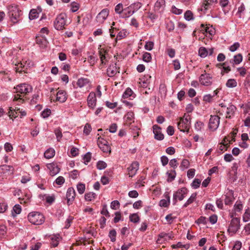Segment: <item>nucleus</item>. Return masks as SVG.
I'll list each match as a JSON object with an SVG mask.
<instances>
[{"label": "nucleus", "mask_w": 250, "mask_h": 250, "mask_svg": "<svg viewBox=\"0 0 250 250\" xmlns=\"http://www.w3.org/2000/svg\"><path fill=\"white\" fill-rule=\"evenodd\" d=\"M17 93L14 98V101H19L20 103H23L24 100L23 97L29 92H31L32 87L26 83H22L18 85L14 88Z\"/></svg>", "instance_id": "nucleus-1"}, {"label": "nucleus", "mask_w": 250, "mask_h": 250, "mask_svg": "<svg viewBox=\"0 0 250 250\" xmlns=\"http://www.w3.org/2000/svg\"><path fill=\"white\" fill-rule=\"evenodd\" d=\"M8 14L11 21L14 23H17L20 21L21 11L17 5H11L9 8Z\"/></svg>", "instance_id": "nucleus-2"}, {"label": "nucleus", "mask_w": 250, "mask_h": 250, "mask_svg": "<svg viewBox=\"0 0 250 250\" xmlns=\"http://www.w3.org/2000/svg\"><path fill=\"white\" fill-rule=\"evenodd\" d=\"M29 221L35 225H39L42 224L44 221L43 215L38 212H30L28 215Z\"/></svg>", "instance_id": "nucleus-3"}, {"label": "nucleus", "mask_w": 250, "mask_h": 250, "mask_svg": "<svg viewBox=\"0 0 250 250\" xmlns=\"http://www.w3.org/2000/svg\"><path fill=\"white\" fill-rule=\"evenodd\" d=\"M190 117L189 115H184L183 117L180 118L179 121L177 123L178 129L183 132H188L190 127Z\"/></svg>", "instance_id": "nucleus-4"}, {"label": "nucleus", "mask_w": 250, "mask_h": 250, "mask_svg": "<svg viewBox=\"0 0 250 250\" xmlns=\"http://www.w3.org/2000/svg\"><path fill=\"white\" fill-rule=\"evenodd\" d=\"M66 15L63 13H61L57 16L54 23V27L57 30H61L65 28L66 25Z\"/></svg>", "instance_id": "nucleus-5"}, {"label": "nucleus", "mask_w": 250, "mask_h": 250, "mask_svg": "<svg viewBox=\"0 0 250 250\" xmlns=\"http://www.w3.org/2000/svg\"><path fill=\"white\" fill-rule=\"evenodd\" d=\"M15 65L16 66L15 68L17 72L27 73L28 68L30 67V62L22 60V61L15 62Z\"/></svg>", "instance_id": "nucleus-6"}, {"label": "nucleus", "mask_w": 250, "mask_h": 250, "mask_svg": "<svg viewBox=\"0 0 250 250\" xmlns=\"http://www.w3.org/2000/svg\"><path fill=\"white\" fill-rule=\"evenodd\" d=\"M188 190L186 188H182L178 189L174 194L173 197V203L175 205L177 202V200L182 201L187 194Z\"/></svg>", "instance_id": "nucleus-7"}, {"label": "nucleus", "mask_w": 250, "mask_h": 250, "mask_svg": "<svg viewBox=\"0 0 250 250\" xmlns=\"http://www.w3.org/2000/svg\"><path fill=\"white\" fill-rule=\"evenodd\" d=\"M97 145L99 148L105 153H110L111 148L108 142L104 138L100 137L97 140Z\"/></svg>", "instance_id": "nucleus-8"}, {"label": "nucleus", "mask_w": 250, "mask_h": 250, "mask_svg": "<svg viewBox=\"0 0 250 250\" xmlns=\"http://www.w3.org/2000/svg\"><path fill=\"white\" fill-rule=\"evenodd\" d=\"M240 226V219L237 217L233 218L230 221L228 231L235 233L239 229Z\"/></svg>", "instance_id": "nucleus-9"}, {"label": "nucleus", "mask_w": 250, "mask_h": 250, "mask_svg": "<svg viewBox=\"0 0 250 250\" xmlns=\"http://www.w3.org/2000/svg\"><path fill=\"white\" fill-rule=\"evenodd\" d=\"M220 117L217 115H211L208 123V127L212 131L215 130L219 126Z\"/></svg>", "instance_id": "nucleus-10"}, {"label": "nucleus", "mask_w": 250, "mask_h": 250, "mask_svg": "<svg viewBox=\"0 0 250 250\" xmlns=\"http://www.w3.org/2000/svg\"><path fill=\"white\" fill-rule=\"evenodd\" d=\"M201 75L199 78V81L200 83L204 85H210L212 83V76L208 73H206Z\"/></svg>", "instance_id": "nucleus-11"}, {"label": "nucleus", "mask_w": 250, "mask_h": 250, "mask_svg": "<svg viewBox=\"0 0 250 250\" xmlns=\"http://www.w3.org/2000/svg\"><path fill=\"white\" fill-rule=\"evenodd\" d=\"M77 84L80 88H84L88 91L91 88V83L89 79L81 78L78 79Z\"/></svg>", "instance_id": "nucleus-12"}, {"label": "nucleus", "mask_w": 250, "mask_h": 250, "mask_svg": "<svg viewBox=\"0 0 250 250\" xmlns=\"http://www.w3.org/2000/svg\"><path fill=\"white\" fill-rule=\"evenodd\" d=\"M139 164L138 162H133L128 167V174L129 177H132L134 176L139 169Z\"/></svg>", "instance_id": "nucleus-13"}, {"label": "nucleus", "mask_w": 250, "mask_h": 250, "mask_svg": "<svg viewBox=\"0 0 250 250\" xmlns=\"http://www.w3.org/2000/svg\"><path fill=\"white\" fill-rule=\"evenodd\" d=\"M75 195L76 193L74 189L72 188H68L66 194L67 202L68 205L72 204V202L75 199Z\"/></svg>", "instance_id": "nucleus-14"}, {"label": "nucleus", "mask_w": 250, "mask_h": 250, "mask_svg": "<svg viewBox=\"0 0 250 250\" xmlns=\"http://www.w3.org/2000/svg\"><path fill=\"white\" fill-rule=\"evenodd\" d=\"M87 101L88 106L90 108H94L97 101L96 94L93 92H90L87 97Z\"/></svg>", "instance_id": "nucleus-15"}, {"label": "nucleus", "mask_w": 250, "mask_h": 250, "mask_svg": "<svg viewBox=\"0 0 250 250\" xmlns=\"http://www.w3.org/2000/svg\"><path fill=\"white\" fill-rule=\"evenodd\" d=\"M153 129L155 139L158 140H162L164 136L161 132V128L158 125H155L153 126Z\"/></svg>", "instance_id": "nucleus-16"}, {"label": "nucleus", "mask_w": 250, "mask_h": 250, "mask_svg": "<svg viewBox=\"0 0 250 250\" xmlns=\"http://www.w3.org/2000/svg\"><path fill=\"white\" fill-rule=\"evenodd\" d=\"M109 11L107 9H104L97 15L96 19L98 22L103 23L108 16Z\"/></svg>", "instance_id": "nucleus-17"}, {"label": "nucleus", "mask_w": 250, "mask_h": 250, "mask_svg": "<svg viewBox=\"0 0 250 250\" xmlns=\"http://www.w3.org/2000/svg\"><path fill=\"white\" fill-rule=\"evenodd\" d=\"M119 69V67H117L116 63H115L112 65H110L109 67L107 69V75L109 77H112L116 75L117 73H120Z\"/></svg>", "instance_id": "nucleus-18"}, {"label": "nucleus", "mask_w": 250, "mask_h": 250, "mask_svg": "<svg viewBox=\"0 0 250 250\" xmlns=\"http://www.w3.org/2000/svg\"><path fill=\"white\" fill-rule=\"evenodd\" d=\"M14 170L13 167L11 166L4 165L0 167V173L11 174H13Z\"/></svg>", "instance_id": "nucleus-19"}, {"label": "nucleus", "mask_w": 250, "mask_h": 250, "mask_svg": "<svg viewBox=\"0 0 250 250\" xmlns=\"http://www.w3.org/2000/svg\"><path fill=\"white\" fill-rule=\"evenodd\" d=\"M66 93L63 90H59L56 95V101L64 103L67 99Z\"/></svg>", "instance_id": "nucleus-20"}, {"label": "nucleus", "mask_w": 250, "mask_h": 250, "mask_svg": "<svg viewBox=\"0 0 250 250\" xmlns=\"http://www.w3.org/2000/svg\"><path fill=\"white\" fill-rule=\"evenodd\" d=\"M217 2V0H204L202 3V7L200 10L206 11L208 10L213 4L216 3Z\"/></svg>", "instance_id": "nucleus-21"}, {"label": "nucleus", "mask_w": 250, "mask_h": 250, "mask_svg": "<svg viewBox=\"0 0 250 250\" xmlns=\"http://www.w3.org/2000/svg\"><path fill=\"white\" fill-rule=\"evenodd\" d=\"M47 168L50 170V174L54 176L60 171V168L54 164H49L47 166Z\"/></svg>", "instance_id": "nucleus-22"}, {"label": "nucleus", "mask_w": 250, "mask_h": 250, "mask_svg": "<svg viewBox=\"0 0 250 250\" xmlns=\"http://www.w3.org/2000/svg\"><path fill=\"white\" fill-rule=\"evenodd\" d=\"M236 109L235 106L233 105H230L226 109V118H230L231 116L234 114Z\"/></svg>", "instance_id": "nucleus-23"}, {"label": "nucleus", "mask_w": 250, "mask_h": 250, "mask_svg": "<svg viewBox=\"0 0 250 250\" xmlns=\"http://www.w3.org/2000/svg\"><path fill=\"white\" fill-rule=\"evenodd\" d=\"M41 12V10L40 9L37 10L35 9H33L31 10L29 15V19L32 20L38 18L39 15Z\"/></svg>", "instance_id": "nucleus-24"}, {"label": "nucleus", "mask_w": 250, "mask_h": 250, "mask_svg": "<svg viewBox=\"0 0 250 250\" xmlns=\"http://www.w3.org/2000/svg\"><path fill=\"white\" fill-rule=\"evenodd\" d=\"M36 42L37 44H39L42 47H45L47 44L46 39L45 37L42 36L37 37L36 38Z\"/></svg>", "instance_id": "nucleus-25"}, {"label": "nucleus", "mask_w": 250, "mask_h": 250, "mask_svg": "<svg viewBox=\"0 0 250 250\" xmlns=\"http://www.w3.org/2000/svg\"><path fill=\"white\" fill-rule=\"evenodd\" d=\"M55 152L54 149L52 148H50L45 151L44 156L47 159H50L55 155Z\"/></svg>", "instance_id": "nucleus-26"}, {"label": "nucleus", "mask_w": 250, "mask_h": 250, "mask_svg": "<svg viewBox=\"0 0 250 250\" xmlns=\"http://www.w3.org/2000/svg\"><path fill=\"white\" fill-rule=\"evenodd\" d=\"M167 199H162L160 201L159 205L161 207H167L168 206L170 203V197L167 194L166 195Z\"/></svg>", "instance_id": "nucleus-27"}, {"label": "nucleus", "mask_w": 250, "mask_h": 250, "mask_svg": "<svg viewBox=\"0 0 250 250\" xmlns=\"http://www.w3.org/2000/svg\"><path fill=\"white\" fill-rule=\"evenodd\" d=\"M124 13L123 17L126 18L129 17L130 16L132 15L134 13V10H132V5L124 9Z\"/></svg>", "instance_id": "nucleus-28"}, {"label": "nucleus", "mask_w": 250, "mask_h": 250, "mask_svg": "<svg viewBox=\"0 0 250 250\" xmlns=\"http://www.w3.org/2000/svg\"><path fill=\"white\" fill-rule=\"evenodd\" d=\"M165 6V0H157L155 4V8L159 10L161 8H164Z\"/></svg>", "instance_id": "nucleus-29"}, {"label": "nucleus", "mask_w": 250, "mask_h": 250, "mask_svg": "<svg viewBox=\"0 0 250 250\" xmlns=\"http://www.w3.org/2000/svg\"><path fill=\"white\" fill-rule=\"evenodd\" d=\"M197 194L196 193H192L188 199L187 201L185 204L184 205V207H188L189 204L193 202L195 200Z\"/></svg>", "instance_id": "nucleus-30"}, {"label": "nucleus", "mask_w": 250, "mask_h": 250, "mask_svg": "<svg viewBox=\"0 0 250 250\" xmlns=\"http://www.w3.org/2000/svg\"><path fill=\"white\" fill-rule=\"evenodd\" d=\"M198 53L201 57L205 58L208 55V51L205 47H201L199 49Z\"/></svg>", "instance_id": "nucleus-31"}, {"label": "nucleus", "mask_w": 250, "mask_h": 250, "mask_svg": "<svg viewBox=\"0 0 250 250\" xmlns=\"http://www.w3.org/2000/svg\"><path fill=\"white\" fill-rule=\"evenodd\" d=\"M237 83V82L235 80L231 79L228 80L226 83V85L228 87L232 88L236 87Z\"/></svg>", "instance_id": "nucleus-32"}, {"label": "nucleus", "mask_w": 250, "mask_h": 250, "mask_svg": "<svg viewBox=\"0 0 250 250\" xmlns=\"http://www.w3.org/2000/svg\"><path fill=\"white\" fill-rule=\"evenodd\" d=\"M129 220L131 222L136 223L139 222L140 217L137 213H133L129 215Z\"/></svg>", "instance_id": "nucleus-33"}, {"label": "nucleus", "mask_w": 250, "mask_h": 250, "mask_svg": "<svg viewBox=\"0 0 250 250\" xmlns=\"http://www.w3.org/2000/svg\"><path fill=\"white\" fill-rule=\"evenodd\" d=\"M21 207L19 205H15L13 208V215L15 216L16 215L20 214L21 212Z\"/></svg>", "instance_id": "nucleus-34"}, {"label": "nucleus", "mask_w": 250, "mask_h": 250, "mask_svg": "<svg viewBox=\"0 0 250 250\" xmlns=\"http://www.w3.org/2000/svg\"><path fill=\"white\" fill-rule=\"evenodd\" d=\"M70 10L72 12H76L80 8L79 3L76 2H72L70 5Z\"/></svg>", "instance_id": "nucleus-35"}, {"label": "nucleus", "mask_w": 250, "mask_h": 250, "mask_svg": "<svg viewBox=\"0 0 250 250\" xmlns=\"http://www.w3.org/2000/svg\"><path fill=\"white\" fill-rule=\"evenodd\" d=\"M96 194L93 192H89L85 194V199L88 201H91L95 199Z\"/></svg>", "instance_id": "nucleus-36"}, {"label": "nucleus", "mask_w": 250, "mask_h": 250, "mask_svg": "<svg viewBox=\"0 0 250 250\" xmlns=\"http://www.w3.org/2000/svg\"><path fill=\"white\" fill-rule=\"evenodd\" d=\"M77 188L78 192L82 194L84 193L85 191V185L82 183H79L77 185Z\"/></svg>", "instance_id": "nucleus-37"}, {"label": "nucleus", "mask_w": 250, "mask_h": 250, "mask_svg": "<svg viewBox=\"0 0 250 250\" xmlns=\"http://www.w3.org/2000/svg\"><path fill=\"white\" fill-rule=\"evenodd\" d=\"M55 134L56 136L57 141L60 142L62 137V134L60 128H57L54 130Z\"/></svg>", "instance_id": "nucleus-38"}, {"label": "nucleus", "mask_w": 250, "mask_h": 250, "mask_svg": "<svg viewBox=\"0 0 250 250\" xmlns=\"http://www.w3.org/2000/svg\"><path fill=\"white\" fill-rule=\"evenodd\" d=\"M125 120L126 122H128L129 124L131 123V122L133 121L134 118V114L132 112H128L125 116Z\"/></svg>", "instance_id": "nucleus-39"}, {"label": "nucleus", "mask_w": 250, "mask_h": 250, "mask_svg": "<svg viewBox=\"0 0 250 250\" xmlns=\"http://www.w3.org/2000/svg\"><path fill=\"white\" fill-rule=\"evenodd\" d=\"M243 219L244 222H248L250 220V209H247L246 210V211L243 215Z\"/></svg>", "instance_id": "nucleus-40"}, {"label": "nucleus", "mask_w": 250, "mask_h": 250, "mask_svg": "<svg viewBox=\"0 0 250 250\" xmlns=\"http://www.w3.org/2000/svg\"><path fill=\"white\" fill-rule=\"evenodd\" d=\"M143 60L144 62H148L151 60V56L149 53L146 52L143 55Z\"/></svg>", "instance_id": "nucleus-41"}, {"label": "nucleus", "mask_w": 250, "mask_h": 250, "mask_svg": "<svg viewBox=\"0 0 250 250\" xmlns=\"http://www.w3.org/2000/svg\"><path fill=\"white\" fill-rule=\"evenodd\" d=\"M167 174L168 176L167 179L168 182H171L175 179L176 176V172L175 170H172L170 172H167Z\"/></svg>", "instance_id": "nucleus-42"}, {"label": "nucleus", "mask_w": 250, "mask_h": 250, "mask_svg": "<svg viewBox=\"0 0 250 250\" xmlns=\"http://www.w3.org/2000/svg\"><path fill=\"white\" fill-rule=\"evenodd\" d=\"M106 166V163L102 161H99L97 164V167L100 170L104 169Z\"/></svg>", "instance_id": "nucleus-43"}, {"label": "nucleus", "mask_w": 250, "mask_h": 250, "mask_svg": "<svg viewBox=\"0 0 250 250\" xmlns=\"http://www.w3.org/2000/svg\"><path fill=\"white\" fill-rule=\"evenodd\" d=\"M185 18L187 21H190L193 19V14L189 10L187 11L184 14Z\"/></svg>", "instance_id": "nucleus-44"}, {"label": "nucleus", "mask_w": 250, "mask_h": 250, "mask_svg": "<svg viewBox=\"0 0 250 250\" xmlns=\"http://www.w3.org/2000/svg\"><path fill=\"white\" fill-rule=\"evenodd\" d=\"M91 130V126L90 124L86 123L84 127L83 133L86 135H88L89 134Z\"/></svg>", "instance_id": "nucleus-45"}, {"label": "nucleus", "mask_w": 250, "mask_h": 250, "mask_svg": "<svg viewBox=\"0 0 250 250\" xmlns=\"http://www.w3.org/2000/svg\"><path fill=\"white\" fill-rule=\"evenodd\" d=\"M116 232L115 230L112 229L109 231V236L112 242H115L116 240Z\"/></svg>", "instance_id": "nucleus-46"}, {"label": "nucleus", "mask_w": 250, "mask_h": 250, "mask_svg": "<svg viewBox=\"0 0 250 250\" xmlns=\"http://www.w3.org/2000/svg\"><path fill=\"white\" fill-rule=\"evenodd\" d=\"M123 10V6L122 3H119L116 6L115 11L116 13L120 14L122 13Z\"/></svg>", "instance_id": "nucleus-47"}, {"label": "nucleus", "mask_w": 250, "mask_h": 250, "mask_svg": "<svg viewBox=\"0 0 250 250\" xmlns=\"http://www.w3.org/2000/svg\"><path fill=\"white\" fill-rule=\"evenodd\" d=\"M242 61V56L241 54H238L234 57V62L235 64L240 63Z\"/></svg>", "instance_id": "nucleus-48"}, {"label": "nucleus", "mask_w": 250, "mask_h": 250, "mask_svg": "<svg viewBox=\"0 0 250 250\" xmlns=\"http://www.w3.org/2000/svg\"><path fill=\"white\" fill-rule=\"evenodd\" d=\"M101 213L104 215H105L106 217L110 216L109 213L107 209L106 205H103L102 210L101 211Z\"/></svg>", "instance_id": "nucleus-49"}, {"label": "nucleus", "mask_w": 250, "mask_h": 250, "mask_svg": "<svg viewBox=\"0 0 250 250\" xmlns=\"http://www.w3.org/2000/svg\"><path fill=\"white\" fill-rule=\"evenodd\" d=\"M243 208V205L240 202H237L234 206V208L235 212H240Z\"/></svg>", "instance_id": "nucleus-50"}, {"label": "nucleus", "mask_w": 250, "mask_h": 250, "mask_svg": "<svg viewBox=\"0 0 250 250\" xmlns=\"http://www.w3.org/2000/svg\"><path fill=\"white\" fill-rule=\"evenodd\" d=\"M120 207V203L118 201L115 200L111 203L110 207L113 209H117Z\"/></svg>", "instance_id": "nucleus-51"}, {"label": "nucleus", "mask_w": 250, "mask_h": 250, "mask_svg": "<svg viewBox=\"0 0 250 250\" xmlns=\"http://www.w3.org/2000/svg\"><path fill=\"white\" fill-rule=\"evenodd\" d=\"M19 114H16V112H15L13 111V109L12 107L9 108V111L8 112L9 116L11 119L16 118L19 116Z\"/></svg>", "instance_id": "nucleus-52"}, {"label": "nucleus", "mask_w": 250, "mask_h": 250, "mask_svg": "<svg viewBox=\"0 0 250 250\" xmlns=\"http://www.w3.org/2000/svg\"><path fill=\"white\" fill-rule=\"evenodd\" d=\"M133 94V91L130 88H127L123 94V97L124 98H127L131 96Z\"/></svg>", "instance_id": "nucleus-53"}, {"label": "nucleus", "mask_w": 250, "mask_h": 250, "mask_svg": "<svg viewBox=\"0 0 250 250\" xmlns=\"http://www.w3.org/2000/svg\"><path fill=\"white\" fill-rule=\"evenodd\" d=\"M204 124L200 121H197L195 124V128L197 131H200L203 127Z\"/></svg>", "instance_id": "nucleus-54"}, {"label": "nucleus", "mask_w": 250, "mask_h": 250, "mask_svg": "<svg viewBox=\"0 0 250 250\" xmlns=\"http://www.w3.org/2000/svg\"><path fill=\"white\" fill-rule=\"evenodd\" d=\"M154 46V43L152 42H147L145 45V48L147 50H151Z\"/></svg>", "instance_id": "nucleus-55"}, {"label": "nucleus", "mask_w": 250, "mask_h": 250, "mask_svg": "<svg viewBox=\"0 0 250 250\" xmlns=\"http://www.w3.org/2000/svg\"><path fill=\"white\" fill-rule=\"evenodd\" d=\"M201 181L198 179H195L192 183V187L194 188H197L199 187Z\"/></svg>", "instance_id": "nucleus-56"}, {"label": "nucleus", "mask_w": 250, "mask_h": 250, "mask_svg": "<svg viewBox=\"0 0 250 250\" xmlns=\"http://www.w3.org/2000/svg\"><path fill=\"white\" fill-rule=\"evenodd\" d=\"M240 47V44L238 42H235L233 45L230 46L229 50L231 52H234Z\"/></svg>", "instance_id": "nucleus-57"}, {"label": "nucleus", "mask_w": 250, "mask_h": 250, "mask_svg": "<svg viewBox=\"0 0 250 250\" xmlns=\"http://www.w3.org/2000/svg\"><path fill=\"white\" fill-rule=\"evenodd\" d=\"M51 113V110L49 109H46L44 110L42 113V116L43 118L48 117Z\"/></svg>", "instance_id": "nucleus-58"}, {"label": "nucleus", "mask_w": 250, "mask_h": 250, "mask_svg": "<svg viewBox=\"0 0 250 250\" xmlns=\"http://www.w3.org/2000/svg\"><path fill=\"white\" fill-rule=\"evenodd\" d=\"M171 11L173 13L176 15H180L182 13V10L178 9L174 6L172 7Z\"/></svg>", "instance_id": "nucleus-59"}, {"label": "nucleus", "mask_w": 250, "mask_h": 250, "mask_svg": "<svg viewBox=\"0 0 250 250\" xmlns=\"http://www.w3.org/2000/svg\"><path fill=\"white\" fill-rule=\"evenodd\" d=\"M189 161L187 159H184L182 162L181 167L184 168H187L189 167Z\"/></svg>", "instance_id": "nucleus-60"}, {"label": "nucleus", "mask_w": 250, "mask_h": 250, "mask_svg": "<svg viewBox=\"0 0 250 250\" xmlns=\"http://www.w3.org/2000/svg\"><path fill=\"white\" fill-rule=\"evenodd\" d=\"M4 149L6 152H10L13 149V146L9 143H6L4 145Z\"/></svg>", "instance_id": "nucleus-61"}, {"label": "nucleus", "mask_w": 250, "mask_h": 250, "mask_svg": "<svg viewBox=\"0 0 250 250\" xmlns=\"http://www.w3.org/2000/svg\"><path fill=\"white\" fill-rule=\"evenodd\" d=\"M91 158V153L90 152H87L86 154L84 155L83 157V160L84 161V163H87L90 162Z\"/></svg>", "instance_id": "nucleus-62"}, {"label": "nucleus", "mask_w": 250, "mask_h": 250, "mask_svg": "<svg viewBox=\"0 0 250 250\" xmlns=\"http://www.w3.org/2000/svg\"><path fill=\"white\" fill-rule=\"evenodd\" d=\"M178 164V163L176 159H173L170 161L169 165L174 168L177 167Z\"/></svg>", "instance_id": "nucleus-63"}, {"label": "nucleus", "mask_w": 250, "mask_h": 250, "mask_svg": "<svg viewBox=\"0 0 250 250\" xmlns=\"http://www.w3.org/2000/svg\"><path fill=\"white\" fill-rule=\"evenodd\" d=\"M242 246L241 243L239 241L236 242L232 250H240Z\"/></svg>", "instance_id": "nucleus-64"}]
</instances>
